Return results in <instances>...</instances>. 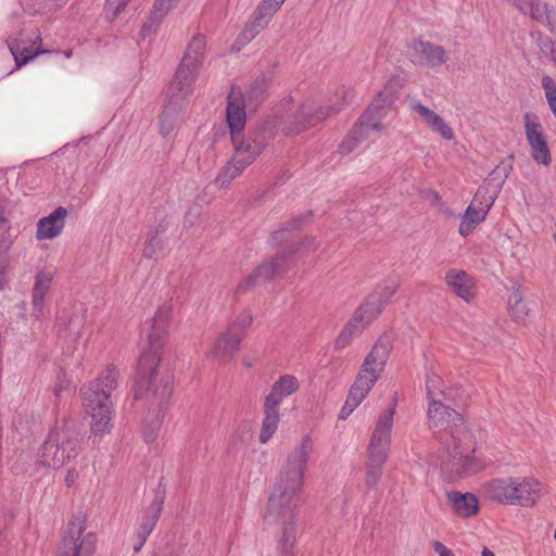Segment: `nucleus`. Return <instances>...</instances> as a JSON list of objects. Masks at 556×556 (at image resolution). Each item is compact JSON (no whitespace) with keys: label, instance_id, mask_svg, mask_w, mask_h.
<instances>
[{"label":"nucleus","instance_id":"44","mask_svg":"<svg viewBox=\"0 0 556 556\" xmlns=\"http://www.w3.org/2000/svg\"><path fill=\"white\" fill-rule=\"evenodd\" d=\"M260 23L261 22L253 14L251 22L244 27V29L240 34V38L244 42L251 41L262 29H264L266 27V26H261Z\"/></svg>","mask_w":556,"mask_h":556},{"label":"nucleus","instance_id":"12","mask_svg":"<svg viewBox=\"0 0 556 556\" xmlns=\"http://www.w3.org/2000/svg\"><path fill=\"white\" fill-rule=\"evenodd\" d=\"M408 55L414 64L434 70L448 60V54L443 47L422 40H414L408 46Z\"/></svg>","mask_w":556,"mask_h":556},{"label":"nucleus","instance_id":"57","mask_svg":"<svg viewBox=\"0 0 556 556\" xmlns=\"http://www.w3.org/2000/svg\"><path fill=\"white\" fill-rule=\"evenodd\" d=\"M144 544V542H142L141 540H139V544L138 545H135L134 546V551L135 552H139L142 547V545Z\"/></svg>","mask_w":556,"mask_h":556},{"label":"nucleus","instance_id":"49","mask_svg":"<svg viewBox=\"0 0 556 556\" xmlns=\"http://www.w3.org/2000/svg\"><path fill=\"white\" fill-rule=\"evenodd\" d=\"M368 393L369 391L363 390L359 387L353 384L350 389L348 400L351 401L352 404H356L358 406Z\"/></svg>","mask_w":556,"mask_h":556},{"label":"nucleus","instance_id":"11","mask_svg":"<svg viewBox=\"0 0 556 556\" xmlns=\"http://www.w3.org/2000/svg\"><path fill=\"white\" fill-rule=\"evenodd\" d=\"M523 122L525 135L533 161L539 165L549 166L552 163V153L539 117L533 113L527 112L523 115Z\"/></svg>","mask_w":556,"mask_h":556},{"label":"nucleus","instance_id":"32","mask_svg":"<svg viewBox=\"0 0 556 556\" xmlns=\"http://www.w3.org/2000/svg\"><path fill=\"white\" fill-rule=\"evenodd\" d=\"M163 418L164 414L161 410L149 413L144 417L142 425V435L148 444L154 443L157 439L162 428Z\"/></svg>","mask_w":556,"mask_h":556},{"label":"nucleus","instance_id":"50","mask_svg":"<svg viewBox=\"0 0 556 556\" xmlns=\"http://www.w3.org/2000/svg\"><path fill=\"white\" fill-rule=\"evenodd\" d=\"M79 477H80L79 470H77L74 467L70 468L67 470L65 479H64V482H65L66 486L67 488L74 486L77 483V481L79 480Z\"/></svg>","mask_w":556,"mask_h":556},{"label":"nucleus","instance_id":"45","mask_svg":"<svg viewBox=\"0 0 556 556\" xmlns=\"http://www.w3.org/2000/svg\"><path fill=\"white\" fill-rule=\"evenodd\" d=\"M162 242L157 233H149L147 243L143 248V256L147 258H153L157 251L161 249Z\"/></svg>","mask_w":556,"mask_h":556},{"label":"nucleus","instance_id":"15","mask_svg":"<svg viewBox=\"0 0 556 556\" xmlns=\"http://www.w3.org/2000/svg\"><path fill=\"white\" fill-rule=\"evenodd\" d=\"M226 117L231 137L242 134L245 127L247 113L243 94L239 88L232 87L228 94Z\"/></svg>","mask_w":556,"mask_h":556},{"label":"nucleus","instance_id":"17","mask_svg":"<svg viewBox=\"0 0 556 556\" xmlns=\"http://www.w3.org/2000/svg\"><path fill=\"white\" fill-rule=\"evenodd\" d=\"M241 340V333L227 329L212 344L207 356L218 362H228L235 356Z\"/></svg>","mask_w":556,"mask_h":556},{"label":"nucleus","instance_id":"18","mask_svg":"<svg viewBox=\"0 0 556 556\" xmlns=\"http://www.w3.org/2000/svg\"><path fill=\"white\" fill-rule=\"evenodd\" d=\"M445 282L453 293L466 302H471L476 296V281L465 270L450 269L445 275Z\"/></svg>","mask_w":556,"mask_h":556},{"label":"nucleus","instance_id":"46","mask_svg":"<svg viewBox=\"0 0 556 556\" xmlns=\"http://www.w3.org/2000/svg\"><path fill=\"white\" fill-rule=\"evenodd\" d=\"M128 1L129 0H106L105 14L108 18H115Z\"/></svg>","mask_w":556,"mask_h":556},{"label":"nucleus","instance_id":"53","mask_svg":"<svg viewBox=\"0 0 556 556\" xmlns=\"http://www.w3.org/2000/svg\"><path fill=\"white\" fill-rule=\"evenodd\" d=\"M433 548L439 556H454L453 552L440 541L433 542Z\"/></svg>","mask_w":556,"mask_h":556},{"label":"nucleus","instance_id":"23","mask_svg":"<svg viewBox=\"0 0 556 556\" xmlns=\"http://www.w3.org/2000/svg\"><path fill=\"white\" fill-rule=\"evenodd\" d=\"M285 258L286 256L281 254L275 258H271L270 261L264 262L244 281L239 285V290L247 291L253 286L266 282L274 278L282 268Z\"/></svg>","mask_w":556,"mask_h":556},{"label":"nucleus","instance_id":"1","mask_svg":"<svg viewBox=\"0 0 556 556\" xmlns=\"http://www.w3.org/2000/svg\"><path fill=\"white\" fill-rule=\"evenodd\" d=\"M313 441L303 437L279 470L264 513V522L276 527V556H294L298 535L300 493L304 484Z\"/></svg>","mask_w":556,"mask_h":556},{"label":"nucleus","instance_id":"25","mask_svg":"<svg viewBox=\"0 0 556 556\" xmlns=\"http://www.w3.org/2000/svg\"><path fill=\"white\" fill-rule=\"evenodd\" d=\"M300 383L296 377L292 375L281 376L274 384L265 401L279 406L281 401L295 393L299 390Z\"/></svg>","mask_w":556,"mask_h":556},{"label":"nucleus","instance_id":"19","mask_svg":"<svg viewBox=\"0 0 556 556\" xmlns=\"http://www.w3.org/2000/svg\"><path fill=\"white\" fill-rule=\"evenodd\" d=\"M515 477L493 479L482 485L484 496L493 502L504 505H515L514 491Z\"/></svg>","mask_w":556,"mask_h":556},{"label":"nucleus","instance_id":"40","mask_svg":"<svg viewBox=\"0 0 556 556\" xmlns=\"http://www.w3.org/2000/svg\"><path fill=\"white\" fill-rule=\"evenodd\" d=\"M387 460H377L376 458H368L366 463V475H365V483L368 488H375L381 476L383 470V465Z\"/></svg>","mask_w":556,"mask_h":556},{"label":"nucleus","instance_id":"37","mask_svg":"<svg viewBox=\"0 0 556 556\" xmlns=\"http://www.w3.org/2000/svg\"><path fill=\"white\" fill-rule=\"evenodd\" d=\"M270 84V77L266 75L258 76L247 91V101L250 104H256L261 101Z\"/></svg>","mask_w":556,"mask_h":556},{"label":"nucleus","instance_id":"5","mask_svg":"<svg viewBox=\"0 0 556 556\" xmlns=\"http://www.w3.org/2000/svg\"><path fill=\"white\" fill-rule=\"evenodd\" d=\"M206 39L203 35H194L190 40L186 53L167 87L169 99L178 103L186 100L193 92L201 64L205 55Z\"/></svg>","mask_w":556,"mask_h":556},{"label":"nucleus","instance_id":"60","mask_svg":"<svg viewBox=\"0 0 556 556\" xmlns=\"http://www.w3.org/2000/svg\"><path fill=\"white\" fill-rule=\"evenodd\" d=\"M554 539H555V541H556V530H555V532H554Z\"/></svg>","mask_w":556,"mask_h":556},{"label":"nucleus","instance_id":"30","mask_svg":"<svg viewBox=\"0 0 556 556\" xmlns=\"http://www.w3.org/2000/svg\"><path fill=\"white\" fill-rule=\"evenodd\" d=\"M508 312L516 321H525L532 313L530 303L526 301L519 287L513 288L508 296Z\"/></svg>","mask_w":556,"mask_h":556},{"label":"nucleus","instance_id":"47","mask_svg":"<svg viewBox=\"0 0 556 556\" xmlns=\"http://www.w3.org/2000/svg\"><path fill=\"white\" fill-rule=\"evenodd\" d=\"M202 214V207L201 205L199 204H192L186 215H185V220H184V225L186 227H192L197 222L198 219L200 218Z\"/></svg>","mask_w":556,"mask_h":556},{"label":"nucleus","instance_id":"10","mask_svg":"<svg viewBox=\"0 0 556 556\" xmlns=\"http://www.w3.org/2000/svg\"><path fill=\"white\" fill-rule=\"evenodd\" d=\"M96 543L94 534L85 531L84 521L73 520L62 541L59 556H93Z\"/></svg>","mask_w":556,"mask_h":556},{"label":"nucleus","instance_id":"38","mask_svg":"<svg viewBox=\"0 0 556 556\" xmlns=\"http://www.w3.org/2000/svg\"><path fill=\"white\" fill-rule=\"evenodd\" d=\"M166 99H167L168 103L160 116V130L163 136H167L173 131V129H174V112L185 101V100H181L178 103H175L169 99V97L167 94H166Z\"/></svg>","mask_w":556,"mask_h":556},{"label":"nucleus","instance_id":"28","mask_svg":"<svg viewBox=\"0 0 556 556\" xmlns=\"http://www.w3.org/2000/svg\"><path fill=\"white\" fill-rule=\"evenodd\" d=\"M163 503V497H155L150 504V506L147 508L137 532L138 539L141 540L142 542H146L148 536L153 531L161 516Z\"/></svg>","mask_w":556,"mask_h":556},{"label":"nucleus","instance_id":"27","mask_svg":"<svg viewBox=\"0 0 556 556\" xmlns=\"http://www.w3.org/2000/svg\"><path fill=\"white\" fill-rule=\"evenodd\" d=\"M54 274L51 270L37 273L33 287L31 304L34 309L41 313L46 296L50 290Z\"/></svg>","mask_w":556,"mask_h":556},{"label":"nucleus","instance_id":"52","mask_svg":"<svg viewBox=\"0 0 556 556\" xmlns=\"http://www.w3.org/2000/svg\"><path fill=\"white\" fill-rule=\"evenodd\" d=\"M356 407H357V405H356V404H352V403H351V401H349V400L346 399V401H345V403H344L343 407H342V408H341V410H340V415H339V417H340L341 419H346V418H348V417L353 413V410H354Z\"/></svg>","mask_w":556,"mask_h":556},{"label":"nucleus","instance_id":"51","mask_svg":"<svg viewBox=\"0 0 556 556\" xmlns=\"http://www.w3.org/2000/svg\"><path fill=\"white\" fill-rule=\"evenodd\" d=\"M517 10L523 14H528L531 7L532 0H508Z\"/></svg>","mask_w":556,"mask_h":556},{"label":"nucleus","instance_id":"41","mask_svg":"<svg viewBox=\"0 0 556 556\" xmlns=\"http://www.w3.org/2000/svg\"><path fill=\"white\" fill-rule=\"evenodd\" d=\"M380 376L371 372L370 370L363 368L358 372L356 380L353 384L359 387L363 390L370 391L376 383V381L379 379Z\"/></svg>","mask_w":556,"mask_h":556},{"label":"nucleus","instance_id":"36","mask_svg":"<svg viewBox=\"0 0 556 556\" xmlns=\"http://www.w3.org/2000/svg\"><path fill=\"white\" fill-rule=\"evenodd\" d=\"M286 0H262L253 14L261 22V26H267L271 17L279 11Z\"/></svg>","mask_w":556,"mask_h":556},{"label":"nucleus","instance_id":"22","mask_svg":"<svg viewBox=\"0 0 556 556\" xmlns=\"http://www.w3.org/2000/svg\"><path fill=\"white\" fill-rule=\"evenodd\" d=\"M66 216V208L59 206L50 215L40 218L37 223L36 238L50 240L58 237L64 228Z\"/></svg>","mask_w":556,"mask_h":556},{"label":"nucleus","instance_id":"7","mask_svg":"<svg viewBox=\"0 0 556 556\" xmlns=\"http://www.w3.org/2000/svg\"><path fill=\"white\" fill-rule=\"evenodd\" d=\"M80 451L75 433L66 427L50 430L47 439L39 447L36 464L41 467L60 469Z\"/></svg>","mask_w":556,"mask_h":556},{"label":"nucleus","instance_id":"16","mask_svg":"<svg viewBox=\"0 0 556 556\" xmlns=\"http://www.w3.org/2000/svg\"><path fill=\"white\" fill-rule=\"evenodd\" d=\"M515 505L532 507L543 495L541 482L532 477H515L514 491Z\"/></svg>","mask_w":556,"mask_h":556},{"label":"nucleus","instance_id":"35","mask_svg":"<svg viewBox=\"0 0 556 556\" xmlns=\"http://www.w3.org/2000/svg\"><path fill=\"white\" fill-rule=\"evenodd\" d=\"M532 18L556 31V21L553 18V11L541 0H532V7L529 11Z\"/></svg>","mask_w":556,"mask_h":556},{"label":"nucleus","instance_id":"58","mask_svg":"<svg viewBox=\"0 0 556 556\" xmlns=\"http://www.w3.org/2000/svg\"><path fill=\"white\" fill-rule=\"evenodd\" d=\"M148 30H150V26L144 25V26H143V28H142V33H146V31H148Z\"/></svg>","mask_w":556,"mask_h":556},{"label":"nucleus","instance_id":"55","mask_svg":"<svg viewBox=\"0 0 556 556\" xmlns=\"http://www.w3.org/2000/svg\"><path fill=\"white\" fill-rule=\"evenodd\" d=\"M482 556H495L492 551H490L488 547H484L481 553Z\"/></svg>","mask_w":556,"mask_h":556},{"label":"nucleus","instance_id":"31","mask_svg":"<svg viewBox=\"0 0 556 556\" xmlns=\"http://www.w3.org/2000/svg\"><path fill=\"white\" fill-rule=\"evenodd\" d=\"M278 408L279 406L264 401V419L260 433L261 443H267L276 432L280 420Z\"/></svg>","mask_w":556,"mask_h":556},{"label":"nucleus","instance_id":"2","mask_svg":"<svg viewBox=\"0 0 556 556\" xmlns=\"http://www.w3.org/2000/svg\"><path fill=\"white\" fill-rule=\"evenodd\" d=\"M428 418L430 428L448 430L450 437L444 443L446 456L441 464L443 472L448 478L473 476L485 468V463L475 455L473 435L459 413L450 408L442 400H432L429 402Z\"/></svg>","mask_w":556,"mask_h":556},{"label":"nucleus","instance_id":"20","mask_svg":"<svg viewBox=\"0 0 556 556\" xmlns=\"http://www.w3.org/2000/svg\"><path fill=\"white\" fill-rule=\"evenodd\" d=\"M412 111L417 113L421 121L433 131L440 135L445 140L454 139L453 129L445 123V121L432 111L430 108L421 104L419 101L413 100L409 103Z\"/></svg>","mask_w":556,"mask_h":556},{"label":"nucleus","instance_id":"3","mask_svg":"<svg viewBox=\"0 0 556 556\" xmlns=\"http://www.w3.org/2000/svg\"><path fill=\"white\" fill-rule=\"evenodd\" d=\"M118 370L109 366L99 377L80 388L83 407L90 418V430L96 435H104L113 428V404L111 394L118 383Z\"/></svg>","mask_w":556,"mask_h":556},{"label":"nucleus","instance_id":"4","mask_svg":"<svg viewBox=\"0 0 556 556\" xmlns=\"http://www.w3.org/2000/svg\"><path fill=\"white\" fill-rule=\"evenodd\" d=\"M172 314L173 306L169 303H164L157 307L152 317L151 329L148 333L150 348L141 355L138 364V372L143 380H147L148 388L155 393L162 388V395L168 394V379H157V367L161 359L162 339L167 332Z\"/></svg>","mask_w":556,"mask_h":556},{"label":"nucleus","instance_id":"54","mask_svg":"<svg viewBox=\"0 0 556 556\" xmlns=\"http://www.w3.org/2000/svg\"><path fill=\"white\" fill-rule=\"evenodd\" d=\"M70 386V380L66 377H59L58 382L55 384L54 392L56 395H60L62 391L66 390Z\"/></svg>","mask_w":556,"mask_h":556},{"label":"nucleus","instance_id":"59","mask_svg":"<svg viewBox=\"0 0 556 556\" xmlns=\"http://www.w3.org/2000/svg\"><path fill=\"white\" fill-rule=\"evenodd\" d=\"M66 58L71 56V52H65Z\"/></svg>","mask_w":556,"mask_h":556},{"label":"nucleus","instance_id":"6","mask_svg":"<svg viewBox=\"0 0 556 556\" xmlns=\"http://www.w3.org/2000/svg\"><path fill=\"white\" fill-rule=\"evenodd\" d=\"M511 168V161L502 162L490 174L488 184L496 180L495 190L491 194H489V191L485 187H480L478 189L471 203L468 205L462 217L458 231L463 237H467L469 233H471L473 229L485 219L489 211L495 202L500 189L508 177Z\"/></svg>","mask_w":556,"mask_h":556},{"label":"nucleus","instance_id":"34","mask_svg":"<svg viewBox=\"0 0 556 556\" xmlns=\"http://www.w3.org/2000/svg\"><path fill=\"white\" fill-rule=\"evenodd\" d=\"M247 167L248 166L239 163L233 157H230V160L225 164V166L220 169L219 174L217 175L215 184L219 188L228 187L231 184V181L239 177Z\"/></svg>","mask_w":556,"mask_h":556},{"label":"nucleus","instance_id":"29","mask_svg":"<svg viewBox=\"0 0 556 556\" xmlns=\"http://www.w3.org/2000/svg\"><path fill=\"white\" fill-rule=\"evenodd\" d=\"M9 49L16 62L17 67L28 63L38 54L48 53V50L36 48L30 41L14 40L9 45Z\"/></svg>","mask_w":556,"mask_h":556},{"label":"nucleus","instance_id":"43","mask_svg":"<svg viewBox=\"0 0 556 556\" xmlns=\"http://www.w3.org/2000/svg\"><path fill=\"white\" fill-rule=\"evenodd\" d=\"M252 320H253V316H252L251 312L243 311L237 316L236 320L229 326L228 329H232V331L239 332V333H241V336H243V331L248 327H250V325L252 324Z\"/></svg>","mask_w":556,"mask_h":556},{"label":"nucleus","instance_id":"21","mask_svg":"<svg viewBox=\"0 0 556 556\" xmlns=\"http://www.w3.org/2000/svg\"><path fill=\"white\" fill-rule=\"evenodd\" d=\"M342 104L336 106L318 105L315 101L311 100L305 102L299 112L298 118L300 125L296 130L301 131L325 119L329 114L338 112Z\"/></svg>","mask_w":556,"mask_h":556},{"label":"nucleus","instance_id":"56","mask_svg":"<svg viewBox=\"0 0 556 556\" xmlns=\"http://www.w3.org/2000/svg\"><path fill=\"white\" fill-rule=\"evenodd\" d=\"M302 222L303 217L292 220L290 225H292V228H295L298 225L302 224Z\"/></svg>","mask_w":556,"mask_h":556},{"label":"nucleus","instance_id":"14","mask_svg":"<svg viewBox=\"0 0 556 556\" xmlns=\"http://www.w3.org/2000/svg\"><path fill=\"white\" fill-rule=\"evenodd\" d=\"M393 101L394 97L390 91L379 92L357 122L370 131L383 129L381 121L390 112Z\"/></svg>","mask_w":556,"mask_h":556},{"label":"nucleus","instance_id":"39","mask_svg":"<svg viewBox=\"0 0 556 556\" xmlns=\"http://www.w3.org/2000/svg\"><path fill=\"white\" fill-rule=\"evenodd\" d=\"M426 390L429 402H432V400L437 401L446 397L445 391L443 389V381L441 377L434 372H431L427 376Z\"/></svg>","mask_w":556,"mask_h":556},{"label":"nucleus","instance_id":"8","mask_svg":"<svg viewBox=\"0 0 556 556\" xmlns=\"http://www.w3.org/2000/svg\"><path fill=\"white\" fill-rule=\"evenodd\" d=\"M396 288L397 285L392 282L391 285L384 287L380 292L370 294L367 301L356 311L354 317L342 329L336 339V346L338 349H344L348 346L354 334L361 332L366 325L377 318L382 312L387 302L395 293Z\"/></svg>","mask_w":556,"mask_h":556},{"label":"nucleus","instance_id":"33","mask_svg":"<svg viewBox=\"0 0 556 556\" xmlns=\"http://www.w3.org/2000/svg\"><path fill=\"white\" fill-rule=\"evenodd\" d=\"M370 130L365 128L358 122L353 126L350 134L343 139L339 147L341 154H349L353 152L357 146L363 142L368 136Z\"/></svg>","mask_w":556,"mask_h":556},{"label":"nucleus","instance_id":"26","mask_svg":"<svg viewBox=\"0 0 556 556\" xmlns=\"http://www.w3.org/2000/svg\"><path fill=\"white\" fill-rule=\"evenodd\" d=\"M448 502L452 504L454 511L463 517L469 518L478 513V498L471 493H460L457 491L447 494Z\"/></svg>","mask_w":556,"mask_h":556},{"label":"nucleus","instance_id":"42","mask_svg":"<svg viewBox=\"0 0 556 556\" xmlns=\"http://www.w3.org/2000/svg\"><path fill=\"white\" fill-rule=\"evenodd\" d=\"M542 87L551 111H556V83L547 75L542 78Z\"/></svg>","mask_w":556,"mask_h":556},{"label":"nucleus","instance_id":"48","mask_svg":"<svg viewBox=\"0 0 556 556\" xmlns=\"http://www.w3.org/2000/svg\"><path fill=\"white\" fill-rule=\"evenodd\" d=\"M317 242L315 240V238L313 237H305L301 243L299 244V247L293 251V253L295 254H305V253H308V252H312V251H315L316 248H317Z\"/></svg>","mask_w":556,"mask_h":556},{"label":"nucleus","instance_id":"13","mask_svg":"<svg viewBox=\"0 0 556 556\" xmlns=\"http://www.w3.org/2000/svg\"><path fill=\"white\" fill-rule=\"evenodd\" d=\"M231 141L233 146L231 157L248 167L261 155L266 146L264 138L260 134L236 135L231 137Z\"/></svg>","mask_w":556,"mask_h":556},{"label":"nucleus","instance_id":"9","mask_svg":"<svg viewBox=\"0 0 556 556\" xmlns=\"http://www.w3.org/2000/svg\"><path fill=\"white\" fill-rule=\"evenodd\" d=\"M396 406L397 402L394 397L392 403L378 415L367 446L368 458L388 460Z\"/></svg>","mask_w":556,"mask_h":556},{"label":"nucleus","instance_id":"24","mask_svg":"<svg viewBox=\"0 0 556 556\" xmlns=\"http://www.w3.org/2000/svg\"><path fill=\"white\" fill-rule=\"evenodd\" d=\"M390 341L388 338H380L366 356L363 368L380 376L384 369L390 354Z\"/></svg>","mask_w":556,"mask_h":556}]
</instances>
